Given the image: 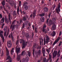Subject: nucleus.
Returning <instances> with one entry per match:
<instances>
[{"mask_svg":"<svg viewBox=\"0 0 62 62\" xmlns=\"http://www.w3.org/2000/svg\"><path fill=\"white\" fill-rule=\"evenodd\" d=\"M20 43H22V49L25 48V46H26L27 45V43L28 42L26 41L25 42L24 41L23 39H20Z\"/></svg>","mask_w":62,"mask_h":62,"instance_id":"obj_1","label":"nucleus"},{"mask_svg":"<svg viewBox=\"0 0 62 62\" xmlns=\"http://www.w3.org/2000/svg\"><path fill=\"white\" fill-rule=\"evenodd\" d=\"M10 13H9V14L8 15V19L7 18V16H5V21L6 23L7 24H8L9 23V22H11V20H10Z\"/></svg>","mask_w":62,"mask_h":62,"instance_id":"obj_2","label":"nucleus"},{"mask_svg":"<svg viewBox=\"0 0 62 62\" xmlns=\"http://www.w3.org/2000/svg\"><path fill=\"white\" fill-rule=\"evenodd\" d=\"M25 55V51H23L21 54L20 55V56L17 57V59L18 60H19L20 59V56H24V55Z\"/></svg>","mask_w":62,"mask_h":62,"instance_id":"obj_3","label":"nucleus"},{"mask_svg":"<svg viewBox=\"0 0 62 62\" xmlns=\"http://www.w3.org/2000/svg\"><path fill=\"white\" fill-rule=\"evenodd\" d=\"M4 22H5V18L4 17H3L0 21V23L1 24V23H3L1 27L2 28H3V26H4V25H5V23H4Z\"/></svg>","mask_w":62,"mask_h":62,"instance_id":"obj_4","label":"nucleus"},{"mask_svg":"<svg viewBox=\"0 0 62 62\" xmlns=\"http://www.w3.org/2000/svg\"><path fill=\"white\" fill-rule=\"evenodd\" d=\"M7 46L8 48H9L12 47L11 42L10 41H8L7 42Z\"/></svg>","mask_w":62,"mask_h":62,"instance_id":"obj_5","label":"nucleus"},{"mask_svg":"<svg viewBox=\"0 0 62 62\" xmlns=\"http://www.w3.org/2000/svg\"><path fill=\"white\" fill-rule=\"evenodd\" d=\"M60 3H59L58 4V9L56 8V13H57L58 14H59V12H60Z\"/></svg>","mask_w":62,"mask_h":62,"instance_id":"obj_6","label":"nucleus"},{"mask_svg":"<svg viewBox=\"0 0 62 62\" xmlns=\"http://www.w3.org/2000/svg\"><path fill=\"white\" fill-rule=\"evenodd\" d=\"M61 38V37H58L57 39L56 40H55L54 42L52 45L53 46H54V45H55V44H56V43L57 42H58L59 40H60V39Z\"/></svg>","mask_w":62,"mask_h":62,"instance_id":"obj_7","label":"nucleus"},{"mask_svg":"<svg viewBox=\"0 0 62 62\" xmlns=\"http://www.w3.org/2000/svg\"><path fill=\"white\" fill-rule=\"evenodd\" d=\"M17 46H16V51L17 54V56H18V53H19V52L20 51L21 48H20V47L17 48Z\"/></svg>","mask_w":62,"mask_h":62,"instance_id":"obj_8","label":"nucleus"},{"mask_svg":"<svg viewBox=\"0 0 62 62\" xmlns=\"http://www.w3.org/2000/svg\"><path fill=\"white\" fill-rule=\"evenodd\" d=\"M56 55H57V52L55 51V50H54L53 55V59L54 58L56 57Z\"/></svg>","mask_w":62,"mask_h":62,"instance_id":"obj_9","label":"nucleus"},{"mask_svg":"<svg viewBox=\"0 0 62 62\" xmlns=\"http://www.w3.org/2000/svg\"><path fill=\"white\" fill-rule=\"evenodd\" d=\"M46 44H48V42H49V40H50V39L48 36H46Z\"/></svg>","mask_w":62,"mask_h":62,"instance_id":"obj_10","label":"nucleus"},{"mask_svg":"<svg viewBox=\"0 0 62 62\" xmlns=\"http://www.w3.org/2000/svg\"><path fill=\"white\" fill-rule=\"evenodd\" d=\"M42 53L43 54V56H45V49L44 47H43L42 48Z\"/></svg>","mask_w":62,"mask_h":62,"instance_id":"obj_11","label":"nucleus"},{"mask_svg":"<svg viewBox=\"0 0 62 62\" xmlns=\"http://www.w3.org/2000/svg\"><path fill=\"white\" fill-rule=\"evenodd\" d=\"M28 16L26 15L25 16H24L22 18V19L24 21H26L27 20V18H28Z\"/></svg>","mask_w":62,"mask_h":62,"instance_id":"obj_12","label":"nucleus"},{"mask_svg":"<svg viewBox=\"0 0 62 62\" xmlns=\"http://www.w3.org/2000/svg\"><path fill=\"white\" fill-rule=\"evenodd\" d=\"M16 25L15 24H11V25L10 28V29H12V31H13L14 30V29L15 28V26Z\"/></svg>","mask_w":62,"mask_h":62,"instance_id":"obj_13","label":"nucleus"},{"mask_svg":"<svg viewBox=\"0 0 62 62\" xmlns=\"http://www.w3.org/2000/svg\"><path fill=\"white\" fill-rule=\"evenodd\" d=\"M5 48L6 49V51L7 52L6 53V55L7 56H8L9 54V51L8 50V49L7 47H5Z\"/></svg>","mask_w":62,"mask_h":62,"instance_id":"obj_14","label":"nucleus"},{"mask_svg":"<svg viewBox=\"0 0 62 62\" xmlns=\"http://www.w3.org/2000/svg\"><path fill=\"white\" fill-rule=\"evenodd\" d=\"M2 5L4 7V9L6 11H7V10H6V9L5 8V7L4 6V5H5V0H3L2 2Z\"/></svg>","mask_w":62,"mask_h":62,"instance_id":"obj_15","label":"nucleus"},{"mask_svg":"<svg viewBox=\"0 0 62 62\" xmlns=\"http://www.w3.org/2000/svg\"><path fill=\"white\" fill-rule=\"evenodd\" d=\"M8 2L10 5H11V6H13V5L14 4V2H12V1L10 0H8Z\"/></svg>","mask_w":62,"mask_h":62,"instance_id":"obj_16","label":"nucleus"},{"mask_svg":"<svg viewBox=\"0 0 62 62\" xmlns=\"http://www.w3.org/2000/svg\"><path fill=\"white\" fill-rule=\"evenodd\" d=\"M17 13H16V12L15 11H14L13 12V15L14 17L15 18H16V17L17 16Z\"/></svg>","mask_w":62,"mask_h":62,"instance_id":"obj_17","label":"nucleus"},{"mask_svg":"<svg viewBox=\"0 0 62 62\" xmlns=\"http://www.w3.org/2000/svg\"><path fill=\"white\" fill-rule=\"evenodd\" d=\"M52 24H53V21L51 20H49L48 22V25L50 26L51 25H52Z\"/></svg>","mask_w":62,"mask_h":62,"instance_id":"obj_18","label":"nucleus"},{"mask_svg":"<svg viewBox=\"0 0 62 62\" xmlns=\"http://www.w3.org/2000/svg\"><path fill=\"white\" fill-rule=\"evenodd\" d=\"M40 20L42 22H44L45 20V18L43 17H42L40 19Z\"/></svg>","mask_w":62,"mask_h":62,"instance_id":"obj_19","label":"nucleus"},{"mask_svg":"<svg viewBox=\"0 0 62 62\" xmlns=\"http://www.w3.org/2000/svg\"><path fill=\"white\" fill-rule=\"evenodd\" d=\"M52 29L53 30H55L56 29V25H55V24H53V25L52 26Z\"/></svg>","mask_w":62,"mask_h":62,"instance_id":"obj_20","label":"nucleus"},{"mask_svg":"<svg viewBox=\"0 0 62 62\" xmlns=\"http://www.w3.org/2000/svg\"><path fill=\"white\" fill-rule=\"evenodd\" d=\"M36 10H34V12L33 13V18H35V16H36Z\"/></svg>","mask_w":62,"mask_h":62,"instance_id":"obj_21","label":"nucleus"},{"mask_svg":"<svg viewBox=\"0 0 62 62\" xmlns=\"http://www.w3.org/2000/svg\"><path fill=\"white\" fill-rule=\"evenodd\" d=\"M23 60L24 61H26V62H28V61H29V58L28 57H26V59H25L24 58H23Z\"/></svg>","mask_w":62,"mask_h":62,"instance_id":"obj_22","label":"nucleus"},{"mask_svg":"<svg viewBox=\"0 0 62 62\" xmlns=\"http://www.w3.org/2000/svg\"><path fill=\"white\" fill-rule=\"evenodd\" d=\"M60 50H59L58 51V53L57 54L58 57H60V56L61 55L60 54Z\"/></svg>","mask_w":62,"mask_h":62,"instance_id":"obj_23","label":"nucleus"},{"mask_svg":"<svg viewBox=\"0 0 62 62\" xmlns=\"http://www.w3.org/2000/svg\"><path fill=\"white\" fill-rule=\"evenodd\" d=\"M49 10V8L47 7H45L44 8V10L45 12H48Z\"/></svg>","mask_w":62,"mask_h":62,"instance_id":"obj_24","label":"nucleus"},{"mask_svg":"<svg viewBox=\"0 0 62 62\" xmlns=\"http://www.w3.org/2000/svg\"><path fill=\"white\" fill-rule=\"evenodd\" d=\"M7 59H9V61H12V59L11 58V57L10 56H8L7 57Z\"/></svg>","mask_w":62,"mask_h":62,"instance_id":"obj_25","label":"nucleus"},{"mask_svg":"<svg viewBox=\"0 0 62 62\" xmlns=\"http://www.w3.org/2000/svg\"><path fill=\"white\" fill-rule=\"evenodd\" d=\"M44 60H43V62H46V58H44ZM49 58L48 59H47L46 61V62H48V61H49Z\"/></svg>","mask_w":62,"mask_h":62,"instance_id":"obj_26","label":"nucleus"},{"mask_svg":"<svg viewBox=\"0 0 62 62\" xmlns=\"http://www.w3.org/2000/svg\"><path fill=\"white\" fill-rule=\"evenodd\" d=\"M37 53H38V54L39 55H40L41 54V51L40 50H39L38 52H37Z\"/></svg>","mask_w":62,"mask_h":62,"instance_id":"obj_27","label":"nucleus"},{"mask_svg":"<svg viewBox=\"0 0 62 62\" xmlns=\"http://www.w3.org/2000/svg\"><path fill=\"white\" fill-rule=\"evenodd\" d=\"M37 47V45L36 43H34L33 46V48H36Z\"/></svg>","mask_w":62,"mask_h":62,"instance_id":"obj_28","label":"nucleus"},{"mask_svg":"<svg viewBox=\"0 0 62 62\" xmlns=\"http://www.w3.org/2000/svg\"><path fill=\"white\" fill-rule=\"evenodd\" d=\"M9 28H8V31L7 32V34L6 36V38L8 37V34H9Z\"/></svg>","mask_w":62,"mask_h":62,"instance_id":"obj_29","label":"nucleus"},{"mask_svg":"<svg viewBox=\"0 0 62 62\" xmlns=\"http://www.w3.org/2000/svg\"><path fill=\"white\" fill-rule=\"evenodd\" d=\"M55 35V31H53L51 33V35L52 36V37H54Z\"/></svg>","mask_w":62,"mask_h":62,"instance_id":"obj_30","label":"nucleus"},{"mask_svg":"<svg viewBox=\"0 0 62 62\" xmlns=\"http://www.w3.org/2000/svg\"><path fill=\"white\" fill-rule=\"evenodd\" d=\"M14 48H13L11 51V54H13V53H14Z\"/></svg>","mask_w":62,"mask_h":62,"instance_id":"obj_31","label":"nucleus"},{"mask_svg":"<svg viewBox=\"0 0 62 62\" xmlns=\"http://www.w3.org/2000/svg\"><path fill=\"white\" fill-rule=\"evenodd\" d=\"M45 14V13H43L42 14H40L39 15V16L40 17H42V16H44Z\"/></svg>","mask_w":62,"mask_h":62,"instance_id":"obj_32","label":"nucleus"},{"mask_svg":"<svg viewBox=\"0 0 62 62\" xmlns=\"http://www.w3.org/2000/svg\"><path fill=\"white\" fill-rule=\"evenodd\" d=\"M51 53H50L49 54V59H51L52 58V55H51Z\"/></svg>","mask_w":62,"mask_h":62,"instance_id":"obj_33","label":"nucleus"},{"mask_svg":"<svg viewBox=\"0 0 62 62\" xmlns=\"http://www.w3.org/2000/svg\"><path fill=\"white\" fill-rule=\"evenodd\" d=\"M26 38H27L28 39V38H29V34L27 33L26 35Z\"/></svg>","mask_w":62,"mask_h":62,"instance_id":"obj_34","label":"nucleus"},{"mask_svg":"<svg viewBox=\"0 0 62 62\" xmlns=\"http://www.w3.org/2000/svg\"><path fill=\"white\" fill-rule=\"evenodd\" d=\"M7 30H8V28L7 27H6L3 29V30L4 31H5V32H7Z\"/></svg>","mask_w":62,"mask_h":62,"instance_id":"obj_35","label":"nucleus"},{"mask_svg":"<svg viewBox=\"0 0 62 62\" xmlns=\"http://www.w3.org/2000/svg\"><path fill=\"white\" fill-rule=\"evenodd\" d=\"M24 6V8L25 10H27V9H28V6L26 5Z\"/></svg>","mask_w":62,"mask_h":62,"instance_id":"obj_36","label":"nucleus"},{"mask_svg":"<svg viewBox=\"0 0 62 62\" xmlns=\"http://www.w3.org/2000/svg\"><path fill=\"white\" fill-rule=\"evenodd\" d=\"M46 52H47L48 54H49V53H50V50H48V49H46Z\"/></svg>","mask_w":62,"mask_h":62,"instance_id":"obj_37","label":"nucleus"},{"mask_svg":"<svg viewBox=\"0 0 62 62\" xmlns=\"http://www.w3.org/2000/svg\"><path fill=\"white\" fill-rule=\"evenodd\" d=\"M46 30V29H45V28H43L42 31L43 32H45V31Z\"/></svg>","mask_w":62,"mask_h":62,"instance_id":"obj_38","label":"nucleus"},{"mask_svg":"<svg viewBox=\"0 0 62 62\" xmlns=\"http://www.w3.org/2000/svg\"><path fill=\"white\" fill-rule=\"evenodd\" d=\"M27 4V2H25L24 3L23 5L24 6H25L26 5H26V4Z\"/></svg>","mask_w":62,"mask_h":62,"instance_id":"obj_39","label":"nucleus"},{"mask_svg":"<svg viewBox=\"0 0 62 62\" xmlns=\"http://www.w3.org/2000/svg\"><path fill=\"white\" fill-rule=\"evenodd\" d=\"M16 22H17V23L18 25L19 26H20V23L18 21H16Z\"/></svg>","mask_w":62,"mask_h":62,"instance_id":"obj_40","label":"nucleus"},{"mask_svg":"<svg viewBox=\"0 0 62 62\" xmlns=\"http://www.w3.org/2000/svg\"><path fill=\"white\" fill-rule=\"evenodd\" d=\"M0 36L1 37V39H2V38H4V36H3V35L2 34H0Z\"/></svg>","mask_w":62,"mask_h":62,"instance_id":"obj_41","label":"nucleus"},{"mask_svg":"<svg viewBox=\"0 0 62 62\" xmlns=\"http://www.w3.org/2000/svg\"><path fill=\"white\" fill-rule=\"evenodd\" d=\"M41 49V46H38L37 48V49Z\"/></svg>","mask_w":62,"mask_h":62,"instance_id":"obj_42","label":"nucleus"},{"mask_svg":"<svg viewBox=\"0 0 62 62\" xmlns=\"http://www.w3.org/2000/svg\"><path fill=\"white\" fill-rule=\"evenodd\" d=\"M20 23H23V20L22 19H20Z\"/></svg>","mask_w":62,"mask_h":62,"instance_id":"obj_43","label":"nucleus"},{"mask_svg":"<svg viewBox=\"0 0 62 62\" xmlns=\"http://www.w3.org/2000/svg\"><path fill=\"white\" fill-rule=\"evenodd\" d=\"M46 26L47 25H46L45 24H44V25L43 26V28H46Z\"/></svg>","mask_w":62,"mask_h":62,"instance_id":"obj_44","label":"nucleus"},{"mask_svg":"<svg viewBox=\"0 0 62 62\" xmlns=\"http://www.w3.org/2000/svg\"><path fill=\"white\" fill-rule=\"evenodd\" d=\"M61 35H62V32L60 31L59 34V36H60Z\"/></svg>","mask_w":62,"mask_h":62,"instance_id":"obj_45","label":"nucleus"},{"mask_svg":"<svg viewBox=\"0 0 62 62\" xmlns=\"http://www.w3.org/2000/svg\"><path fill=\"white\" fill-rule=\"evenodd\" d=\"M20 11V9L18 7L17 8V12H19Z\"/></svg>","mask_w":62,"mask_h":62,"instance_id":"obj_46","label":"nucleus"},{"mask_svg":"<svg viewBox=\"0 0 62 62\" xmlns=\"http://www.w3.org/2000/svg\"><path fill=\"white\" fill-rule=\"evenodd\" d=\"M28 54L29 56L30 57L31 56V54H30V52H28Z\"/></svg>","mask_w":62,"mask_h":62,"instance_id":"obj_47","label":"nucleus"},{"mask_svg":"<svg viewBox=\"0 0 62 62\" xmlns=\"http://www.w3.org/2000/svg\"><path fill=\"white\" fill-rule=\"evenodd\" d=\"M19 44V40H17L16 42V45H17Z\"/></svg>","mask_w":62,"mask_h":62,"instance_id":"obj_48","label":"nucleus"},{"mask_svg":"<svg viewBox=\"0 0 62 62\" xmlns=\"http://www.w3.org/2000/svg\"><path fill=\"white\" fill-rule=\"evenodd\" d=\"M44 45H45L46 44V41H45V39H44Z\"/></svg>","mask_w":62,"mask_h":62,"instance_id":"obj_49","label":"nucleus"},{"mask_svg":"<svg viewBox=\"0 0 62 62\" xmlns=\"http://www.w3.org/2000/svg\"><path fill=\"white\" fill-rule=\"evenodd\" d=\"M42 59H43V57H42V56H41L40 57V60H42Z\"/></svg>","mask_w":62,"mask_h":62,"instance_id":"obj_50","label":"nucleus"},{"mask_svg":"<svg viewBox=\"0 0 62 62\" xmlns=\"http://www.w3.org/2000/svg\"><path fill=\"white\" fill-rule=\"evenodd\" d=\"M62 41H61L60 43L59 44V46H60L61 45V43H62Z\"/></svg>","mask_w":62,"mask_h":62,"instance_id":"obj_51","label":"nucleus"},{"mask_svg":"<svg viewBox=\"0 0 62 62\" xmlns=\"http://www.w3.org/2000/svg\"><path fill=\"white\" fill-rule=\"evenodd\" d=\"M1 39L2 40V41L3 42H4V40H5V39H4V38Z\"/></svg>","mask_w":62,"mask_h":62,"instance_id":"obj_52","label":"nucleus"},{"mask_svg":"<svg viewBox=\"0 0 62 62\" xmlns=\"http://www.w3.org/2000/svg\"><path fill=\"white\" fill-rule=\"evenodd\" d=\"M3 8V7L2 6H0V10H1V9H2V8Z\"/></svg>","mask_w":62,"mask_h":62,"instance_id":"obj_53","label":"nucleus"},{"mask_svg":"<svg viewBox=\"0 0 62 62\" xmlns=\"http://www.w3.org/2000/svg\"><path fill=\"white\" fill-rule=\"evenodd\" d=\"M1 46H2V43L1 42H0V47H1Z\"/></svg>","mask_w":62,"mask_h":62,"instance_id":"obj_54","label":"nucleus"},{"mask_svg":"<svg viewBox=\"0 0 62 62\" xmlns=\"http://www.w3.org/2000/svg\"><path fill=\"white\" fill-rule=\"evenodd\" d=\"M51 13L50 12L48 16L49 17V18H50V16H51Z\"/></svg>","mask_w":62,"mask_h":62,"instance_id":"obj_55","label":"nucleus"},{"mask_svg":"<svg viewBox=\"0 0 62 62\" xmlns=\"http://www.w3.org/2000/svg\"><path fill=\"white\" fill-rule=\"evenodd\" d=\"M0 18L1 19L2 18V15L1 14H0Z\"/></svg>","mask_w":62,"mask_h":62,"instance_id":"obj_56","label":"nucleus"},{"mask_svg":"<svg viewBox=\"0 0 62 62\" xmlns=\"http://www.w3.org/2000/svg\"><path fill=\"white\" fill-rule=\"evenodd\" d=\"M4 37H6V32H5L4 34Z\"/></svg>","mask_w":62,"mask_h":62,"instance_id":"obj_57","label":"nucleus"},{"mask_svg":"<svg viewBox=\"0 0 62 62\" xmlns=\"http://www.w3.org/2000/svg\"><path fill=\"white\" fill-rule=\"evenodd\" d=\"M19 6H21V1H19Z\"/></svg>","mask_w":62,"mask_h":62,"instance_id":"obj_58","label":"nucleus"},{"mask_svg":"<svg viewBox=\"0 0 62 62\" xmlns=\"http://www.w3.org/2000/svg\"><path fill=\"white\" fill-rule=\"evenodd\" d=\"M55 5H54L53 7V10H54V8H55Z\"/></svg>","mask_w":62,"mask_h":62,"instance_id":"obj_59","label":"nucleus"},{"mask_svg":"<svg viewBox=\"0 0 62 62\" xmlns=\"http://www.w3.org/2000/svg\"><path fill=\"white\" fill-rule=\"evenodd\" d=\"M52 21H53V22H54L55 21V19H52Z\"/></svg>","mask_w":62,"mask_h":62,"instance_id":"obj_60","label":"nucleus"},{"mask_svg":"<svg viewBox=\"0 0 62 62\" xmlns=\"http://www.w3.org/2000/svg\"><path fill=\"white\" fill-rule=\"evenodd\" d=\"M18 27H19V26H18V25H16V28H18Z\"/></svg>","mask_w":62,"mask_h":62,"instance_id":"obj_61","label":"nucleus"},{"mask_svg":"<svg viewBox=\"0 0 62 62\" xmlns=\"http://www.w3.org/2000/svg\"><path fill=\"white\" fill-rule=\"evenodd\" d=\"M3 55H4V52H2V53H1V56H3Z\"/></svg>","mask_w":62,"mask_h":62,"instance_id":"obj_62","label":"nucleus"},{"mask_svg":"<svg viewBox=\"0 0 62 62\" xmlns=\"http://www.w3.org/2000/svg\"><path fill=\"white\" fill-rule=\"evenodd\" d=\"M3 33V31H0V34H2Z\"/></svg>","mask_w":62,"mask_h":62,"instance_id":"obj_63","label":"nucleus"},{"mask_svg":"<svg viewBox=\"0 0 62 62\" xmlns=\"http://www.w3.org/2000/svg\"><path fill=\"white\" fill-rule=\"evenodd\" d=\"M12 41H14V37H12Z\"/></svg>","mask_w":62,"mask_h":62,"instance_id":"obj_64","label":"nucleus"}]
</instances>
